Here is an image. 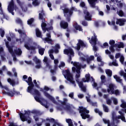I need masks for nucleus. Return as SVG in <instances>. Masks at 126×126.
I'll use <instances>...</instances> for the list:
<instances>
[{
  "mask_svg": "<svg viewBox=\"0 0 126 126\" xmlns=\"http://www.w3.org/2000/svg\"><path fill=\"white\" fill-rule=\"evenodd\" d=\"M34 93L35 95H36L35 96H34L35 101L38 103H40V104L42 106H45V105L43 103V102L40 100V98L39 97H41V93H40V92H39V91L37 89H34Z\"/></svg>",
  "mask_w": 126,
  "mask_h": 126,
  "instance_id": "9",
  "label": "nucleus"
},
{
  "mask_svg": "<svg viewBox=\"0 0 126 126\" xmlns=\"http://www.w3.org/2000/svg\"><path fill=\"white\" fill-rule=\"evenodd\" d=\"M0 14H3V18H5V15L3 13V11L2 10V7H1V3H0Z\"/></svg>",
  "mask_w": 126,
  "mask_h": 126,
  "instance_id": "31",
  "label": "nucleus"
},
{
  "mask_svg": "<svg viewBox=\"0 0 126 126\" xmlns=\"http://www.w3.org/2000/svg\"><path fill=\"white\" fill-rule=\"evenodd\" d=\"M4 34V30H2V29H0V35L2 38H3Z\"/></svg>",
  "mask_w": 126,
  "mask_h": 126,
  "instance_id": "40",
  "label": "nucleus"
},
{
  "mask_svg": "<svg viewBox=\"0 0 126 126\" xmlns=\"http://www.w3.org/2000/svg\"><path fill=\"white\" fill-rule=\"evenodd\" d=\"M66 109L67 111H69V112H70V111H71V107L69 105H66Z\"/></svg>",
  "mask_w": 126,
  "mask_h": 126,
  "instance_id": "59",
  "label": "nucleus"
},
{
  "mask_svg": "<svg viewBox=\"0 0 126 126\" xmlns=\"http://www.w3.org/2000/svg\"><path fill=\"white\" fill-rule=\"evenodd\" d=\"M33 83L35 87H36L37 88H40V86H39V85H38V84L37 83V81H36V80H33Z\"/></svg>",
  "mask_w": 126,
  "mask_h": 126,
  "instance_id": "50",
  "label": "nucleus"
},
{
  "mask_svg": "<svg viewBox=\"0 0 126 126\" xmlns=\"http://www.w3.org/2000/svg\"><path fill=\"white\" fill-rule=\"evenodd\" d=\"M10 54H11V55L12 56V57H13V61H16V60H17V58H16V56H15V53H14V52L13 51V50H12V51H10Z\"/></svg>",
  "mask_w": 126,
  "mask_h": 126,
  "instance_id": "35",
  "label": "nucleus"
},
{
  "mask_svg": "<svg viewBox=\"0 0 126 126\" xmlns=\"http://www.w3.org/2000/svg\"><path fill=\"white\" fill-rule=\"evenodd\" d=\"M90 105H92L93 107H97V102H93V101H91L90 102Z\"/></svg>",
  "mask_w": 126,
  "mask_h": 126,
  "instance_id": "52",
  "label": "nucleus"
},
{
  "mask_svg": "<svg viewBox=\"0 0 126 126\" xmlns=\"http://www.w3.org/2000/svg\"><path fill=\"white\" fill-rule=\"evenodd\" d=\"M101 48H106V47H109V44L107 42H105L103 43V46H101Z\"/></svg>",
  "mask_w": 126,
  "mask_h": 126,
  "instance_id": "55",
  "label": "nucleus"
},
{
  "mask_svg": "<svg viewBox=\"0 0 126 126\" xmlns=\"http://www.w3.org/2000/svg\"><path fill=\"white\" fill-rule=\"evenodd\" d=\"M121 57V53H116L115 55V58L119 59Z\"/></svg>",
  "mask_w": 126,
  "mask_h": 126,
  "instance_id": "63",
  "label": "nucleus"
},
{
  "mask_svg": "<svg viewBox=\"0 0 126 126\" xmlns=\"http://www.w3.org/2000/svg\"><path fill=\"white\" fill-rule=\"evenodd\" d=\"M113 103L114 105H118V99H117V98H114Z\"/></svg>",
  "mask_w": 126,
  "mask_h": 126,
  "instance_id": "61",
  "label": "nucleus"
},
{
  "mask_svg": "<svg viewBox=\"0 0 126 126\" xmlns=\"http://www.w3.org/2000/svg\"><path fill=\"white\" fill-rule=\"evenodd\" d=\"M60 25L61 28H63V29H66V28L68 27V23L63 20H62L60 22Z\"/></svg>",
  "mask_w": 126,
  "mask_h": 126,
  "instance_id": "15",
  "label": "nucleus"
},
{
  "mask_svg": "<svg viewBox=\"0 0 126 126\" xmlns=\"http://www.w3.org/2000/svg\"><path fill=\"white\" fill-rule=\"evenodd\" d=\"M73 10H74V7H72L70 9H65L64 10V16L66 17V20L68 22H70V17L73 13Z\"/></svg>",
  "mask_w": 126,
  "mask_h": 126,
  "instance_id": "3",
  "label": "nucleus"
},
{
  "mask_svg": "<svg viewBox=\"0 0 126 126\" xmlns=\"http://www.w3.org/2000/svg\"><path fill=\"white\" fill-rule=\"evenodd\" d=\"M122 104H121L120 106L121 108H123V109H125V108H126V103L124 101H122Z\"/></svg>",
  "mask_w": 126,
  "mask_h": 126,
  "instance_id": "44",
  "label": "nucleus"
},
{
  "mask_svg": "<svg viewBox=\"0 0 126 126\" xmlns=\"http://www.w3.org/2000/svg\"><path fill=\"white\" fill-rule=\"evenodd\" d=\"M114 84H110L109 85V89H110V90H113V89H115L114 88Z\"/></svg>",
  "mask_w": 126,
  "mask_h": 126,
  "instance_id": "56",
  "label": "nucleus"
},
{
  "mask_svg": "<svg viewBox=\"0 0 126 126\" xmlns=\"http://www.w3.org/2000/svg\"><path fill=\"white\" fill-rule=\"evenodd\" d=\"M44 95L47 97V98H48L51 101L53 102V103H56V99H55V97H52L51 94H50L49 93L44 92Z\"/></svg>",
  "mask_w": 126,
  "mask_h": 126,
  "instance_id": "17",
  "label": "nucleus"
},
{
  "mask_svg": "<svg viewBox=\"0 0 126 126\" xmlns=\"http://www.w3.org/2000/svg\"><path fill=\"white\" fill-rule=\"evenodd\" d=\"M120 61L121 63H124V62H125V57H124V56H121Z\"/></svg>",
  "mask_w": 126,
  "mask_h": 126,
  "instance_id": "49",
  "label": "nucleus"
},
{
  "mask_svg": "<svg viewBox=\"0 0 126 126\" xmlns=\"http://www.w3.org/2000/svg\"><path fill=\"white\" fill-rule=\"evenodd\" d=\"M69 97H70V98H71V99H74V98L73 97V96H74V94L73 93H70L69 95H68Z\"/></svg>",
  "mask_w": 126,
  "mask_h": 126,
  "instance_id": "57",
  "label": "nucleus"
},
{
  "mask_svg": "<svg viewBox=\"0 0 126 126\" xmlns=\"http://www.w3.org/2000/svg\"><path fill=\"white\" fill-rule=\"evenodd\" d=\"M105 72H106V74L108 75V76L109 77H111V76H112L113 72L110 69H107L106 71H105Z\"/></svg>",
  "mask_w": 126,
  "mask_h": 126,
  "instance_id": "30",
  "label": "nucleus"
},
{
  "mask_svg": "<svg viewBox=\"0 0 126 126\" xmlns=\"http://www.w3.org/2000/svg\"><path fill=\"white\" fill-rule=\"evenodd\" d=\"M31 42H32V39L29 38L28 41L25 42L24 47L29 51H30V50L32 51H35L37 48L36 46H31L30 45V43H31Z\"/></svg>",
  "mask_w": 126,
  "mask_h": 126,
  "instance_id": "7",
  "label": "nucleus"
},
{
  "mask_svg": "<svg viewBox=\"0 0 126 126\" xmlns=\"http://www.w3.org/2000/svg\"><path fill=\"white\" fill-rule=\"evenodd\" d=\"M46 36L47 37H45L43 39V41H44V43H48V44L51 43V42H52L53 40L52 39L50 38H51V33H47L46 34Z\"/></svg>",
  "mask_w": 126,
  "mask_h": 126,
  "instance_id": "13",
  "label": "nucleus"
},
{
  "mask_svg": "<svg viewBox=\"0 0 126 126\" xmlns=\"http://www.w3.org/2000/svg\"><path fill=\"white\" fill-rule=\"evenodd\" d=\"M42 22L41 23V28L42 29V31H43V33H45L46 32V29L47 28H46L47 27V24H46L45 23V21H42Z\"/></svg>",
  "mask_w": 126,
  "mask_h": 126,
  "instance_id": "21",
  "label": "nucleus"
},
{
  "mask_svg": "<svg viewBox=\"0 0 126 126\" xmlns=\"http://www.w3.org/2000/svg\"><path fill=\"white\" fill-rule=\"evenodd\" d=\"M3 94H5L6 95H7L9 97H13V93H12V91H10L8 92H6L5 91H4L3 92Z\"/></svg>",
  "mask_w": 126,
  "mask_h": 126,
  "instance_id": "25",
  "label": "nucleus"
},
{
  "mask_svg": "<svg viewBox=\"0 0 126 126\" xmlns=\"http://www.w3.org/2000/svg\"><path fill=\"white\" fill-rule=\"evenodd\" d=\"M106 104H107V105H111V104H112V100L110 99H107L106 101Z\"/></svg>",
  "mask_w": 126,
  "mask_h": 126,
  "instance_id": "60",
  "label": "nucleus"
},
{
  "mask_svg": "<svg viewBox=\"0 0 126 126\" xmlns=\"http://www.w3.org/2000/svg\"><path fill=\"white\" fill-rule=\"evenodd\" d=\"M63 74L64 77V78L67 79V81H69V82L72 83L74 86H76L75 81L73 80V76L68 69L63 71Z\"/></svg>",
  "mask_w": 126,
  "mask_h": 126,
  "instance_id": "1",
  "label": "nucleus"
},
{
  "mask_svg": "<svg viewBox=\"0 0 126 126\" xmlns=\"http://www.w3.org/2000/svg\"><path fill=\"white\" fill-rule=\"evenodd\" d=\"M118 119H121L123 121V122H124V123H126V117H125V114L120 116V117H119V118Z\"/></svg>",
  "mask_w": 126,
  "mask_h": 126,
  "instance_id": "47",
  "label": "nucleus"
},
{
  "mask_svg": "<svg viewBox=\"0 0 126 126\" xmlns=\"http://www.w3.org/2000/svg\"><path fill=\"white\" fill-rule=\"evenodd\" d=\"M103 110L105 113H109V108L105 104L102 105Z\"/></svg>",
  "mask_w": 126,
  "mask_h": 126,
  "instance_id": "34",
  "label": "nucleus"
},
{
  "mask_svg": "<svg viewBox=\"0 0 126 126\" xmlns=\"http://www.w3.org/2000/svg\"><path fill=\"white\" fill-rule=\"evenodd\" d=\"M84 14H85V19L87 21H91L92 20V15H90V13L87 10H84Z\"/></svg>",
  "mask_w": 126,
  "mask_h": 126,
  "instance_id": "11",
  "label": "nucleus"
},
{
  "mask_svg": "<svg viewBox=\"0 0 126 126\" xmlns=\"http://www.w3.org/2000/svg\"><path fill=\"white\" fill-rule=\"evenodd\" d=\"M79 108V113L81 114V117H82L83 120H86V119H89V118H90L89 114H86V113H85L86 108L83 107V106H80Z\"/></svg>",
  "mask_w": 126,
  "mask_h": 126,
  "instance_id": "5",
  "label": "nucleus"
},
{
  "mask_svg": "<svg viewBox=\"0 0 126 126\" xmlns=\"http://www.w3.org/2000/svg\"><path fill=\"white\" fill-rule=\"evenodd\" d=\"M94 36H92L91 38V41L92 42H95V41H97V36H96V33H94Z\"/></svg>",
  "mask_w": 126,
  "mask_h": 126,
  "instance_id": "37",
  "label": "nucleus"
},
{
  "mask_svg": "<svg viewBox=\"0 0 126 126\" xmlns=\"http://www.w3.org/2000/svg\"><path fill=\"white\" fill-rule=\"evenodd\" d=\"M82 25L83 26H88V23H87V22L84 21L82 22Z\"/></svg>",
  "mask_w": 126,
  "mask_h": 126,
  "instance_id": "54",
  "label": "nucleus"
},
{
  "mask_svg": "<svg viewBox=\"0 0 126 126\" xmlns=\"http://www.w3.org/2000/svg\"><path fill=\"white\" fill-rule=\"evenodd\" d=\"M65 66V63L64 62H62L61 63V64L59 65V67L61 68V67H64Z\"/></svg>",
  "mask_w": 126,
  "mask_h": 126,
  "instance_id": "48",
  "label": "nucleus"
},
{
  "mask_svg": "<svg viewBox=\"0 0 126 126\" xmlns=\"http://www.w3.org/2000/svg\"><path fill=\"white\" fill-rule=\"evenodd\" d=\"M28 80H24L27 83H28V85L29 86L28 87L27 92L29 93H31V94H32V90H33V88H34V84H33V82H32V77H29Z\"/></svg>",
  "mask_w": 126,
  "mask_h": 126,
  "instance_id": "6",
  "label": "nucleus"
},
{
  "mask_svg": "<svg viewBox=\"0 0 126 126\" xmlns=\"http://www.w3.org/2000/svg\"><path fill=\"white\" fill-rule=\"evenodd\" d=\"M40 5V1L39 0H33L32 1V5L33 6H38Z\"/></svg>",
  "mask_w": 126,
  "mask_h": 126,
  "instance_id": "27",
  "label": "nucleus"
},
{
  "mask_svg": "<svg viewBox=\"0 0 126 126\" xmlns=\"http://www.w3.org/2000/svg\"><path fill=\"white\" fill-rule=\"evenodd\" d=\"M103 123H104V124H107V125L108 124H110V120H107L106 119H103Z\"/></svg>",
  "mask_w": 126,
  "mask_h": 126,
  "instance_id": "58",
  "label": "nucleus"
},
{
  "mask_svg": "<svg viewBox=\"0 0 126 126\" xmlns=\"http://www.w3.org/2000/svg\"><path fill=\"white\" fill-rule=\"evenodd\" d=\"M114 79H116L117 82H119V83H122L123 84V79H121V77L118 76L117 75H115L114 76Z\"/></svg>",
  "mask_w": 126,
  "mask_h": 126,
  "instance_id": "22",
  "label": "nucleus"
},
{
  "mask_svg": "<svg viewBox=\"0 0 126 126\" xmlns=\"http://www.w3.org/2000/svg\"><path fill=\"white\" fill-rule=\"evenodd\" d=\"M74 28L76 30H78L79 31H83L82 27H81V26L79 25H76V26H75Z\"/></svg>",
  "mask_w": 126,
  "mask_h": 126,
  "instance_id": "32",
  "label": "nucleus"
},
{
  "mask_svg": "<svg viewBox=\"0 0 126 126\" xmlns=\"http://www.w3.org/2000/svg\"><path fill=\"white\" fill-rule=\"evenodd\" d=\"M12 93L13 94V97L14 96V95H16V96H18V95H21V94H20V92H17L16 91L14 90H13V91H12Z\"/></svg>",
  "mask_w": 126,
  "mask_h": 126,
  "instance_id": "41",
  "label": "nucleus"
},
{
  "mask_svg": "<svg viewBox=\"0 0 126 126\" xmlns=\"http://www.w3.org/2000/svg\"><path fill=\"white\" fill-rule=\"evenodd\" d=\"M39 13L38 14V19L39 20H42L43 21H45V18H44V16H46V14H45V11H44V10H42L41 11H39Z\"/></svg>",
  "mask_w": 126,
  "mask_h": 126,
  "instance_id": "14",
  "label": "nucleus"
},
{
  "mask_svg": "<svg viewBox=\"0 0 126 126\" xmlns=\"http://www.w3.org/2000/svg\"><path fill=\"white\" fill-rule=\"evenodd\" d=\"M61 8H62V10H63V12L64 14V10L66 9H68V8H66V5L63 4L62 6H61Z\"/></svg>",
  "mask_w": 126,
  "mask_h": 126,
  "instance_id": "45",
  "label": "nucleus"
},
{
  "mask_svg": "<svg viewBox=\"0 0 126 126\" xmlns=\"http://www.w3.org/2000/svg\"><path fill=\"white\" fill-rule=\"evenodd\" d=\"M25 113H23L22 112H20L19 113L20 115V118L22 121V122H26L27 121V117L25 116V115H27L28 116H30V114H31V111L30 110H28V111L26 110H24Z\"/></svg>",
  "mask_w": 126,
  "mask_h": 126,
  "instance_id": "8",
  "label": "nucleus"
},
{
  "mask_svg": "<svg viewBox=\"0 0 126 126\" xmlns=\"http://www.w3.org/2000/svg\"><path fill=\"white\" fill-rule=\"evenodd\" d=\"M100 79L101 80V83H105L106 82V80H105L106 79V76L105 75H102L100 77Z\"/></svg>",
  "mask_w": 126,
  "mask_h": 126,
  "instance_id": "38",
  "label": "nucleus"
},
{
  "mask_svg": "<svg viewBox=\"0 0 126 126\" xmlns=\"http://www.w3.org/2000/svg\"><path fill=\"white\" fill-rule=\"evenodd\" d=\"M116 42L115 40L113 39H111L109 41V44L110 45V46L109 47V50L111 52V53H115V44Z\"/></svg>",
  "mask_w": 126,
  "mask_h": 126,
  "instance_id": "12",
  "label": "nucleus"
},
{
  "mask_svg": "<svg viewBox=\"0 0 126 126\" xmlns=\"http://www.w3.org/2000/svg\"><path fill=\"white\" fill-rule=\"evenodd\" d=\"M117 14L120 16V17H123L124 16V11L122 10H117Z\"/></svg>",
  "mask_w": 126,
  "mask_h": 126,
  "instance_id": "36",
  "label": "nucleus"
},
{
  "mask_svg": "<svg viewBox=\"0 0 126 126\" xmlns=\"http://www.w3.org/2000/svg\"><path fill=\"white\" fill-rule=\"evenodd\" d=\"M80 69H81V66H77L76 70V72H77L78 74H80Z\"/></svg>",
  "mask_w": 126,
  "mask_h": 126,
  "instance_id": "42",
  "label": "nucleus"
},
{
  "mask_svg": "<svg viewBox=\"0 0 126 126\" xmlns=\"http://www.w3.org/2000/svg\"><path fill=\"white\" fill-rule=\"evenodd\" d=\"M21 7L22 8V10L24 12H26L27 10H28V8H27V6L26 5H21Z\"/></svg>",
  "mask_w": 126,
  "mask_h": 126,
  "instance_id": "28",
  "label": "nucleus"
},
{
  "mask_svg": "<svg viewBox=\"0 0 126 126\" xmlns=\"http://www.w3.org/2000/svg\"><path fill=\"white\" fill-rule=\"evenodd\" d=\"M63 53L64 55H69L70 54L67 62L69 63H70V62H71V60H72V58H71V56H72V57H74V52L73 51V49H72V48L64 49L63 50Z\"/></svg>",
  "mask_w": 126,
  "mask_h": 126,
  "instance_id": "4",
  "label": "nucleus"
},
{
  "mask_svg": "<svg viewBox=\"0 0 126 126\" xmlns=\"http://www.w3.org/2000/svg\"><path fill=\"white\" fill-rule=\"evenodd\" d=\"M15 55H17L18 56H21V54H22V51L21 49L18 48V50L17 49L14 50V52Z\"/></svg>",
  "mask_w": 126,
  "mask_h": 126,
  "instance_id": "24",
  "label": "nucleus"
},
{
  "mask_svg": "<svg viewBox=\"0 0 126 126\" xmlns=\"http://www.w3.org/2000/svg\"><path fill=\"white\" fill-rule=\"evenodd\" d=\"M81 48H87V45L84 43V42L81 39H79L78 42L77 44V51H79Z\"/></svg>",
  "mask_w": 126,
  "mask_h": 126,
  "instance_id": "10",
  "label": "nucleus"
},
{
  "mask_svg": "<svg viewBox=\"0 0 126 126\" xmlns=\"http://www.w3.org/2000/svg\"><path fill=\"white\" fill-rule=\"evenodd\" d=\"M118 48L121 49V48H124V42H119Z\"/></svg>",
  "mask_w": 126,
  "mask_h": 126,
  "instance_id": "53",
  "label": "nucleus"
},
{
  "mask_svg": "<svg viewBox=\"0 0 126 126\" xmlns=\"http://www.w3.org/2000/svg\"><path fill=\"white\" fill-rule=\"evenodd\" d=\"M7 81L8 82V83H9L10 84V85H12V86H15V81H14V80H12L10 78H8L7 79Z\"/></svg>",
  "mask_w": 126,
  "mask_h": 126,
  "instance_id": "26",
  "label": "nucleus"
},
{
  "mask_svg": "<svg viewBox=\"0 0 126 126\" xmlns=\"http://www.w3.org/2000/svg\"><path fill=\"white\" fill-rule=\"evenodd\" d=\"M78 84L80 88H81V87H83L84 86L83 82H80L79 83H78Z\"/></svg>",
  "mask_w": 126,
  "mask_h": 126,
  "instance_id": "62",
  "label": "nucleus"
},
{
  "mask_svg": "<svg viewBox=\"0 0 126 126\" xmlns=\"http://www.w3.org/2000/svg\"><path fill=\"white\" fill-rule=\"evenodd\" d=\"M85 77L87 80V82H89L90 81V74L85 75Z\"/></svg>",
  "mask_w": 126,
  "mask_h": 126,
  "instance_id": "43",
  "label": "nucleus"
},
{
  "mask_svg": "<svg viewBox=\"0 0 126 126\" xmlns=\"http://www.w3.org/2000/svg\"><path fill=\"white\" fill-rule=\"evenodd\" d=\"M35 34L36 37H37L38 38H41V39H43V35L42 34V32H41V31H40V30L39 29H36Z\"/></svg>",
  "mask_w": 126,
  "mask_h": 126,
  "instance_id": "19",
  "label": "nucleus"
},
{
  "mask_svg": "<svg viewBox=\"0 0 126 126\" xmlns=\"http://www.w3.org/2000/svg\"><path fill=\"white\" fill-rule=\"evenodd\" d=\"M44 52H45V48H39L38 50V53L39 55H41V56H43L44 55Z\"/></svg>",
  "mask_w": 126,
  "mask_h": 126,
  "instance_id": "33",
  "label": "nucleus"
},
{
  "mask_svg": "<svg viewBox=\"0 0 126 126\" xmlns=\"http://www.w3.org/2000/svg\"><path fill=\"white\" fill-rule=\"evenodd\" d=\"M15 31L16 32H18V33L20 34V38L16 39V42H18V44H20V45H21L23 42H25V39H26V37H27V35H26V32H23L22 30L19 29L17 30L16 29H15Z\"/></svg>",
  "mask_w": 126,
  "mask_h": 126,
  "instance_id": "2",
  "label": "nucleus"
},
{
  "mask_svg": "<svg viewBox=\"0 0 126 126\" xmlns=\"http://www.w3.org/2000/svg\"><path fill=\"white\" fill-rule=\"evenodd\" d=\"M98 0H88V2L93 8H96V1Z\"/></svg>",
  "mask_w": 126,
  "mask_h": 126,
  "instance_id": "18",
  "label": "nucleus"
},
{
  "mask_svg": "<svg viewBox=\"0 0 126 126\" xmlns=\"http://www.w3.org/2000/svg\"><path fill=\"white\" fill-rule=\"evenodd\" d=\"M80 6L81 7H84V6H85V3L84 2H81L80 3Z\"/></svg>",
  "mask_w": 126,
  "mask_h": 126,
  "instance_id": "64",
  "label": "nucleus"
},
{
  "mask_svg": "<svg viewBox=\"0 0 126 126\" xmlns=\"http://www.w3.org/2000/svg\"><path fill=\"white\" fill-rule=\"evenodd\" d=\"M5 45H6V48H7V49L9 51V52H11L12 51H13L12 46H9V42H8V41L6 42Z\"/></svg>",
  "mask_w": 126,
  "mask_h": 126,
  "instance_id": "23",
  "label": "nucleus"
},
{
  "mask_svg": "<svg viewBox=\"0 0 126 126\" xmlns=\"http://www.w3.org/2000/svg\"><path fill=\"white\" fill-rule=\"evenodd\" d=\"M27 22L28 25H31V24L34 22V18H31V19H29Z\"/></svg>",
  "mask_w": 126,
  "mask_h": 126,
  "instance_id": "39",
  "label": "nucleus"
},
{
  "mask_svg": "<svg viewBox=\"0 0 126 126\" xmlns=\"http://www.w3.org/2000/svg\"><path fill=\"white\" fill-rule=\"evenodd\" d=\"M116 23L117 25H119V26H124L125 25V22H126V19H117Z\"/></svg>",
  "mask_w": 126,
  "mask_h": 126,
  "instance_id": "16",
  "label": "nucleus"
},
{
  "mask_svg": "<svg viewBox=\"0 0 126 126\" xmlns=\"http://www.w3.org/2000/svg\"><path fill=\"white\" fill-rule=\"evenodd\" d=\"M7 9L10 10H12L13 9H14V1H13V0H11L9 3Z\"/></svg>",
  "mask_w": 126,
  "mask_h": 126,
  "instance_id": "20",
  "label": "nucleus"
},
{
  "mask_svg": "<svg viewBox=\"0 0 126 126\" xmlns=\"http://www.w3.org/2000/svg\"><path fill=\"white\" fill-rule=\"evenodd\" d=\"M33 62H34L36 63V64H38V63L41 64V61L39 59H38V58L37 57H35L34 59H33Z\"/></svg>",
  "mask_w": 126,
  "mask_h": 126,
  "instance_id": "29",
  "label": "nucleus"
},
{
  "mask_svg": "<svg viewBox=\"0 0 126 126\" xmlns=\"http://www.w3.org/2000/svg\"><path fill=\"white\" fill-rule=\"evenodd\" d=\"M54 28L53 27V26H50L49 28H46V29H45V32L46 31H47L48 32H49V31H51L52 30H53Z\"/></svg>",
  "mask_w": 126,
  "mask_h": 126,
  "instance_id": "46",
  "label": "nucleus"
},
{
  "mask_svg": "<svg viewBox=\"0 0 126 126\" xmlns=\"http://www.w3.org/2000/svg\"><path fill=\"white\" fill-rule=\"evenodd\" d=\"M93 50L96 53L98 51V47L96 45L93 46Z\"/></svg>",
  "mask_w": 126,
  "mask_h": 126,
  "instance_id": "51",
  "label": "nucleus"
}]
</instances>
